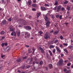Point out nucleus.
<instances>
[{
  "label": "nucleus",
  "mask_w": 73,
  "mask_h": 73,
  "mask_svg": "<svg viewBox=\"0 0 73 73\" xmlns=\"http://www.w3.org/2000/svg\"><path fill=\"white\" fill-rule=\"evenodd\" d=\"M44 19L45 21H46V28H48L49 27V25H50V22L49 20V18L48 17V15H45Z\"/></svg>",
  "instance_id": "1"
},
{
  "label": "nucleus",
  "mask_w": 73,
  "mask_h": 73,
  "mask_svg": "<svg viewBox=\"0 0 73 73\" xmlns=\"http://www.w3.org/2000/svg\"><path fill=\"white\" fill-rule=\"evenodd\" d=\"M61 6L59 5L57 9V6L55 7L54 8V10H56V12H59L60 11H61Z\"/></svg>",
  "instance_id": "2"
},
{
  "label": "nucleus",
  "mask_w": 73,
  "mask_h": 73,
  "mask_svg": "<svg viewBox=\"0 0 73 73\" xmlns=\"http://www.w3.org/2000/svg\"><path fill=\"white\" fill-rule=\"evenodd\" d=\"M44 37L46 40L50 38V34L48 33H46L44 35Z\"/></svg>",
  "instance_id": "3"
},
{
  "label": "nucleus",
  "mask_w": 73,
  "mask_h": 73,
  "mask_svg": "<svg viewBox=\"0 0 73 73\" xmlns=\"http://www.w3.org/2000/svg\"><path fill=\"white\" fill-rule=\"evenodd\" d=\"M7 23V21L5 20H4L2 21L1 23V26L3 25H5L6 24V23Z\"/></svg>",
  "instance_id": "4"
},
{
  "label": "nucleus",
  "mask_w": 73,
  "mask_h": 73,
  "mask_svg": "<svg viewBox=\"0 0 73 73\" xmlns=\"http://www.w3.org/2000/svg\"><path fill=\"white\" fill-rule=\"evenodd\" d=\"M25 35H26V36H25V38H26L27 37L28 38H29L30 36V33L28 32H26L25 33Z\"/></svg>",
  "instance_id": "5"
},
{
  "label": "nucleus",
  "mask_w": 73,
  "mask_h": 73,
  "mask_svg": "<svg viewBox=\"0 0 73 73\" xmlns=\"http://www.w3.org/2000/svg\"><path fill=\"white\" fill-rule=\"evenodd\" d=\"M62 64H63V60L61 59H60L59 61V64L60 65H62Z\"/></svg>",
  "instance_id": "6"
},
{
  "label": "nucleus",
  "mask_w": 73,
  "mask_h": 73,
  "mask_svg": "<svg viewBox=\"0 0 73 73\" xmlns=\"http://www.w3.org/2000/svg\"><path fill=\"white\" fill-rule=\"evenodd\" d=\"M39 49L40 50L41 53H42L43 54H44L45 53V52L44 51V49H42L41 47H39Z\"/></svg>",
  "instance_id": "7"
},
{
  "label": "nucleus",
  "mask_w": 73,
  "mask_h": 73,
  "mask_svg": "<svg viewBox=\"0 0 73 73\" xmlns=\"http://www.w3.org/2000/svg\"><path fill=\"white\" fill-rule=\"evenodd\" d=\"M41 10L42 11H46V8L42 6L41 7Z\"/></svg>",
  "instance_id": "8"
},
{
  "label": "nucleus",
  "mask_w": 73,
  "mask_h": 73,
  "mask_svg": "<svg viewBox=\"0 0 73 73\" xmlns=\"http://www.w3.org/2000/svg\"><path fill=\"white\" fill-rule=\"evenodd\" d=\"M56 48L57 51L59 53H60V52H61V50L58 48V47L57 46H56Z\"/></svg>",
  "instance_id": "9"
},
{
  "label": "nucleus",
  "mask_w": 73,
  "mask_h": 73,
  "mask_svg": "<svg viewBox=\"0 0 73 73\" xmlns=\"http://www.w3.org/2000/svg\"><path fill=\"white\" fill-rule=\"evenodd\" d=\"M59 32V30H56L55 31L54 33V35H57Z\"/></svg>",
  "instance_id": "10"
},
{
  "label": "nucleus",
  "mask_w": 73,
  "mask_h": 73,
  "mask_svg": "<svg viewBox=\"0 0 73 73\" xmlns=\"http://www.w3.org/2000/svg\"><path fill=\"white\" fill-rule=\"evenodd\" d=\"M41 15V13H37V18L38 19L39 17H40V16Z\"/></svg>",
  "instance_id": "11"
},
{
  "label": "nucleus",
  "mask_w": 73,
  "mask_h": 73,
  "mask_svg": "<svg viewBox=\"0 0 73 73\" xmlns=\"http://www.w3.org/2000/svg\"><path fill=\"white\" fill-rule=\"evenodd\" d=\"M25 29H29V30H30L31 29V27H30L29 26H27L25 27Z\"/></svg>",
  "instance_id": "12"
},
{
  "label": "nucleus",
  "mask_w": 73,
  "mask_h": 73,
  "mask_svg": "<svg viewBox=\"0 0 73 73\" xmlns=\"http://www.w3.org/2000/svg\"><path fill=\"white\" fill-rule=\"evenodd\" d=\"M32 7H35V8H36V7H37V4H33L32 5Z\"/></svg>",
  "instance_id": "13"
},
{
  "label": "nucleus",
  "mask_w": 73,
  "mask_h": 73,
  "mask_svg": "<svg viewBox=\"0 0 73 73\" xmlns=\"http://www.w3.org/2000/svg\"><path fill=\"white\" fill-rule=\"evenodd\" d=\"M23 24L24 25H25L27 24V22H26L25 20H23Z\"/></svg>",
  "instance_id": "14"
},
{
  "label": "nucleus",
  "mask_w": 73,
  "mask_h": 73,
  "mask_svg": "<svg viewBox=\"0 0 73 73\" xmlns=\"http://www.w3.org/2000/svg\"><path fill=\"white\" fill-rule=\"evenodd\" d=\"M64 51L66 53H68V50H67V49L66 48H64L63 49Z\"/></svg>",
  "instance_id": "15"
},
{
  "label": "nucleus",
  "mask_w": 73,
  "mask_h": 73,
  "mask_svg": "<svg viewBox=\"0 0 73 73\" xmlns=\"http://www.w3.org/2000/svg\"><path fill=\"white\" fill-rule=\"evenodd\" d=\"M54 46H55L51 45L50 46V49H52V48H54Z\"/></svg>",
  "instance_id": "16"
},
{
  "label": "nucleus",
  "mask_w": 73,
  "mask_h": 73,
  "mask_svg": "<svg viewBox=\"0 0 73 73\" xmlns=\"http://www.w3.org/2000/svg\"><path fill=\"white\" fill-rule=\"evenodd\" d=\"M68 47L69 49H72V50L73 48V46H68Z\"/></svg>",
  "instance_id": "17"
},
{
  "label": "nucleus",
  "mask_w": 73,
  "mask_h": 73,
  "mask_svg": "<svg viewBox=\"0 0 73 73\" xmlns=\"http://www.w3.org/2000/svg\"><path fill=\"white\" fill-rule=\"evenodd\" d=\"M49 66L50 67V69H52V68L53 67V66L51 64H49Z\"/></svg>",
  "instance_id": "18"
},
{
  "label": "nucleus",
  "mask_w": 73,
  "mask_h": 73,
  "mask_svg": "<svg viewBox=\"0 0 73 73\" xmlns=\"http://www.w3.org/2000/svg\"><path fill=\"white\" fill-rule=\"evenodd\" d=\"M1 57L2 58H3V59H4L5 57V55H1Z\"/></svg>",
  "instance_id": "19"
},
{
  "label": "nucleus",
  "mask_w": 73,
  "mask_h": 73,
  "mask_svg": "<svg viewBox=\"0 0 73 73\" xmlns=\"http://www.w3.org/2000/svg\"><path fill=\"white\" fill-rule=\"evenodd\" d=\"M29 60H31L30 62H31V61H32V60H33V59L32 58H31H31H28L27 60L28 61H29Z\"/></svg>",
  "instance_id": "20"
},
{
  "label": "nucleus",
  "mask_w": 73,
  "mask_h": 73,
  "mask_svg": "<svg viewBox=\"0 0 73 73\" xmlns=\"http://www.w3.org/2000/svg\"><path fill=\"white\" fill-rule=\"evenodd\" d=\"M17 62H20L21 61V59L20 58H19L17 59Z\"/></svg>",
  "instance_id": "21"
},
{
  "label": "nucleus",
  "mask_w": 73,
  "mask_h": 73,
  "mask_svg": "<svg viewBox=\"0 0 73 73\" xmlns=\"http://www.w3.org/2000/svg\"><path fill=\"white\" fill-rule=\"evenodd\" d=\"M48 52L49 53L50 56H52V55H53V54H52V52H51V51L49 50L48 51Z\"/></svg>",
  "instance_id": "22"
},
{
  "label": "nucleus",
  "mask_w": 73,
  "mask_h": 73,
  "mask_svg": "<svg viewBox=\"0 0 73 73\" xmlns=\"http://www.w3.org/2000/svg\"><path fill=\"white\" fill-rule=\"evenodd\" d=\"M63 45L64 46H68V44L67 43H63Z\"/></svg>",
  "instance_id": "23"
},
{
  "label": "nucleus",
  "mask_w": 73,
  "mask_h": 73,
  "mask_svg": "<svg viewBox=\"0 0 73 73\" xmlns=\"http://www.w3.org/2000/svg\"><path fill=\"white\" fill-rule=\"evenodd\" d=\"M1 35H4V33H5V32L4 31H2L1 32Z\"/></svg>",
  "instance_id": "24"
},
{
  "label": "nucleus",
  "mask_w": 73,
  "mask_h": 73,
  "mask_svg": "<svg viewBox=\"0 0 73 73\" xmlns=\"http://www.w3.org/2000/svg\"><path fill=\"white\" fill-rule=\"evenodd\" d=\"M39 33L40 35V36H42L41 35L42 34V33H43V32H42V31H39L38 32Z\"/></svg>",
  "instance_id": "25"
},
{
  "label": "nucleus",
  "mask_w": 73,
  "mask_h": 73,
  "mask_svg": "<svg viewBox=\"0 0 73 73\" xmlns=\"http://www.w3.org/2000/svg\"><path fill=\"white\" fill-rule=\"evenodd\" d=\"M67 9L68 11H69V10H70V7L69 6H67Z\"/></svg>",
  "instance_id": "26"
},
{
  "label": "nucleus",
  "mask_w": 73,
  "mask_h": 73,
  "mask_svg": "<svg viewBox=\"0 0 73 73\" xmlns=\"http://www.w3.org/2000/svg\"><path fill=\"white\" fill-rule=\"evenodd\" d=\"M44 5L45 6H46V7H49V5L46 4V3L44 4Z\"/></svg>",
  "instance_id": "27"
},
{
  "label": "nucleus",
  "mask_w": 73,
  "mask_h": 73,
  "mask_svg": "<svg viewBox=\"0 0 73 73\" xmlns=\"http://www.w3.org/2000/svg\"><path fill=\"white\" fill-rule=\"evenodd\" d=\"M13 33H14V36L15 37H16V32H15L14 31H13Z\"/></svg>",
  "instance_id": "28"
},
{
  "label": "nucleus",
  "mask_w": 73,
  "mask_h": 73,
  "mask_svg": "<svg viewBox=\"0 0 73 73\" xmlns=\"http://www.w3.org/2000/svg\"><path fill=\"white\" fill-rule=\"evenodd\" d=\"M20 31H19L17 34L18 36H19L20 35Z\"/></svg>",
  "instance_id": "29"
},
{
  "label": "nucleus",
  "mask_w": 73,
  "mask_h": 73,
  "mask_svg": "<svg viewBox=\"0 0 73 73\" xmlns=\"http://www.w3.org/2000/svg\"><path fill=\"white\" fill-rule=\"evenodd\" d=\"M10 31L11 32H12V31H13V28L11 27L10 28Z\"/></svg>",
  "instance_id": "30"
},
{
  "label": "nucleus",
  "mask_w": 73,
  "mask_h": 73,
  "mask_svg": "<svg viewBox=\"0 0 73 73\" xmlns=\"http://www.w3.org/2000/svg\"><path fill=\"white\" fill-rule=\"evenodd\" d=\"M59 46L60 48H62V46H63V45H62V44H59Z\"/></svg>",
  "instance_id": "31"
},
{
  "label": "nucleus",
  "mask_w": 73,
  "mask_h": 73,
  "mask_svg": "<svg viewBox=\"0 0 73 73\" xmlns=\"http://www.w3.org/2000/svg\"><path fill=\"white\" fill-rule=\"evenodd\" d=\"M44 62L42 61H41L40 62V65H42V64H43Z\"/></svg>",
  "instance_id": "32"
},
{
  "label": "nucleus",
  "mask_w": 73,
  "mask_h": 73,
  "mask_svg": "<svg viewBox=\"0 0 73 73\" xmlns=\"http://www.w3.org/2000/svg\"><path fill=\"white\" fill-rule=\"evenodd\" d=\"M52 52L53 53H55V52H56V49H53L52 50Z\"/></svg>",
  "instance_id": "33"
},
{
  "label": "nucleus",
  "mask_w": 73,
  "mask_h": 73,
  "mask_svg": "<svg viewBox=\"0 0 73 73\" xmlns=\"http://www.w3.org/2000/svg\"><path fill=\"white\" fill-rule=\"evenodd\" d=\"M2 2L3 4H5V2L4 1V0H2Z\"/></svg>",
  "instance_id": "34"
},
{
  "label": "nucleus",
  "mask_w": 73,
  "mask_h": 73,
  "mask_svg": "<svg viewBox=\"0 0 73 73\" xmlns=\"http://www.w3.org/2000/svg\"><path fill=\"white\" fill-rule=\"evenodd\" d=\"M58 4V2L56 1L55 3V5H57Z\"/></svg>",
  "instance_id": "35"
},
{
  "label": "nucleus",
  "mask_w": 73,
  "mask_h": 73,
  "mask_svg": "<svg viewBox=\"0 0 73 73\" xmlns=\"http://www.w3.org/2000/svg\"><path fill=\"white\" fill-rule=\"evenodd\" d=\"M64 9H65V8L64 7H62L61 8V10L62 11H64Z\"/></svg>",
  "instance_id": "36"
},
{
  "label": "nucleus",
  "mask_w": 73,
  "mask_h": 73,
  "mask_svg": "<svg viewBox=\"0 0 73 73\" xmlns=\"http://www.w3.org/2000/svg\"><path fill=\"white\" fill-rule=\"evenodd\" d=\"M59 15L58 14L56 16V18H58L59 17Z\"/></svg>",
  "instance_id": "37"
},
{
  "label": "nucleus",
  "mask_w": 73,
  "mask_h": 73,
  "mask_svg": "<svg viewBox=\"0 0 73 73\" xmlns=\"http://www.w3.org/2000/svg\"><path fill=\"white\" fill-rule=\"evenodd\" d=\"M29 5H31V1H28Z\"/></svg>",
  "instance_id": "38"
},
{
  "label": "nucleus",
  "mask_w": 73,
  "mask_h": 73,
  "mask_svg": "<svg viewBox=\"0 0 73 73\" xmlns=\"http://www.w3.org/2000/svg\"><path fill=\"white\" fill-rule=\"evenodd\" d=\"M27 58V56L23 57V60H25Z\"/></svg>",
  "instance_id": "39"
},
{
  "label": "nucleus",
  "mask_w": 73,
  "mask_h": 73,
  "mask_svg": "<svg viewBox=\"0 0 73 73\" xmlns=\"http://www.w3.org/2000/svg\"><path fill=\"white\" fill-rule=\"evenodd\" d=\"M1 46L2 47H3V46H4V43H2L1 44Z\"/></svg>",
  "instance_id": "40"
},
{
  "label": "nucleus",
  "mask_w": 73,
  "mask_h": 73,
  "mask_svg": "<svg viewBox=\"0 0 73 73\" xmlns=\"http://www.w3.org/2000/svg\"><path fill=\"white\" fill-rule=\"evenodd\" d=\"M8 20L9 22L11 21H12V20H11V18L9 19Z\"/></svg>",
  "instance_id": "41"
},
{
  "label": "nucleus",
  "mask_w": 73,
  "mask_h": 73,
  "mask_svg": "<svg viewBox=\"0 0 73 73\" xmlns=\"http://www.w3.org/2000/svg\"><path fill=\"white\" fill-rule=\"evenodd\" d=\"M70 65H71V63H68L67 64V66H70Z\"/></svg>",
  "instance_id": "42"
},
{
  "label": "nucleus",
  "mask_w": 73,
  "mask_h": 73,
  "mask_svg": "<svg viewBox=\"0 0 73 73\" xmlns=\"http://www.w3.org/2000/svg\"><path fill=\"white\" fill-rule=\"evenodd\" d=\"M58 42V40H56L54 41V43H55V44H56V43H57V42Z\"/></svg>",
  "instance_id": "43"
},
{
  "label": "nucleus",
  "mask_w": 73,
  "mask_h": 73,
  "mask_svg": "<svg viewBox=\"0 0 73 73\" xmlns=\"http://www.w3.org/2000/svg\"><path fill=\"white\" fill-rule=\"evenodd\" d=\"M60 39H61V40H62V38H63V37H62V35H61L60 36Z\"/></svg>",
  "instance_id": "44"
},
{
  "label": "nucleus",
  "mask_w": 73,
  "mask_h": 73,
  "mask_svg": "<svg viewBox=\"0 0 73 73\" xmlns=\"http://www.w3.org/2000/svg\"><path fill=\"white\" fill-rule=\"evenodd\" d=\"M32 11H35V10H36V9L33 8L32 9Z\"/></svg>",
  "instance_id": "45"
},
{
  "label": "nucleus",
  "mask_w": 73,
  "mask_h": 73,
  "mask_svg": "<svg viewBox=\"0 0 73 73\" xmlns=\"http://www.w3.org/2000/svg\"><path fill=\"white\" fill-rule=\"evenodd\" d=\"M32 50L33 51V52H35V48H33Z\"/></svg>",
  "instance_id": "46"
},
{
  "label": "nucleus",
  "mask_w": 73,
  "mask_h": 73,
  "mask_svg": "<svg viewBox=\"0 0 73 73\" xmlns=\"http://www.w3.org/2000/svg\"><path fill=\"white\" fill-rule=\"evenodd\" d=\"M62 16V15H61L59 16V19H61V17Z\"/></svg>",
  "instance_id": "47"
},
{
  "label": "nucleus",
  "mask_w": 73,
  "mask_h": 73,
  "mask_svg": "<svg viewBox=\"0 0 73 73\" xmlns=\"http://www.w3.org/2000/svg\"><path fill=\"white\" fill-rule=\"evenodd\" d=\"M36 64V62L35 61H34L33 62V65H35Z\"/></svg>",
  "instance_id": "48"
},
{
  "label": "nucleus",
  "mask_w": 73,
  "mask_h": 73,
  "mask_svg": "<svg viewBox=\"0 0 73 73\" xmlns=\"http://www.w3.org/2000/svg\"><path fill=\"white\" fill-rule=\"evenodd\" d=\"M4 45L5 46H7V43H4Z\"/></svg>",
  "instance_id": "49"
},
{
  "label": "nucleus",
  "mask_w": 73,
  "mask_h": 73,
  "mask_svg": "<svg viewBox=\"0 0 73 73\" xmlns=\"http://www.w3.org/2000/svg\"><path fill=\"white\" fill-rule=\"evenodd\" d=\"M61 57H63L64 56V54H61Z\"/></svg>",
  "instance_id": "50"
},
{
  "label": "nucleus",
  "mask_w": 73,
  "mask_h": 73,
  "mask_svg": "<svg viewBox=\"0 0 73 73\" xmlns=\"http://www.w3.org/2000/svg\"><path fill=\"white\" fill-rule=\"evenodd\" d=\"M68 2L67 1H65V2H64V3L65 4H67L68 3Z\"/></svg>",
  "instance_id": "51"
},
{
  "label": "nucleus",
  "mask_w": 73,
  "mask_h": 73,
  "mask_svg": "<svg viewBox=\"0 0 73 73\" xmlns=\"http://www.w3.org/2000/svg\"><path fill=\"white\" fill-rule=\"evenodd\" d=\"M66 70H66V68H65L64 69V71L65 72L66 71Z\"/></svg>",
  "instance_id": "52"
},
{
  "label": "nucleus",
  "mask_w": 73,
  "mask_h": 73,
  "mask_svg": "<svg viewBox=\"0 0 73 73\" xmlns=\"http://www.w3.org/2000/svg\"><path fill=\"white\" fill-rule=\"evenodd\" d=\"M45 68L46 69V70L47 71L48 70V67H45Z\"/></svg>",
  "instance_id": "53"
},
{
  "label": "nucleus",
  "mask_w": 73,
  "mask_h": 73,
  "mask_svg": "<svg viewBox=\"0 0 73 73\" xmlns=\"http://www.w3.org/2000/svg\"><path fill=\"white\" fill-rule=\"evenodd\" d=\"M13 33H13V31L12 33H11V36H13Z\"/></svg>",
  "instance_id": "54"
},
{
  "label": "nucleus",
  "mask_w": 73,
  "mask_h": 73,
  "mask_svg": "<svg viewBox=\"0 0 73 73\" xmlns=\"http://www.w3.org/2000/svg\"><path fill=\"white\" fill-rule=\"evenodd\" d=\"M52 32H53V30H52L50 31V33H52Z\"/></svg>",
  "instance_id": "55"
},
{
  "label": "nucleus",
  "mask_w": 73,
  "mask_h": 73,
  "mask_svg": "<svg viewBox=\"0 0 73 73\" xmlns=\"http://www.w3.org/2000/svg\"><path fill=\"white\" fill-rule=\"evenodd\" d=\"M66 14L67 15H69V11H67V12Z\"/></svg>",
  "instance_id": "56"
},
{
  "label": "nucleus",
  "mask_w": 73,
  "mask_h": 73,
  "mask_svg": "<svg viewBox=\"0 0 73 73\" xmlns=\"http://www.w3.org/2000/svg\"><path fill=\"white\" fill-rule=\"evenodd\" d=\"M2 39H4V38H5V36H3L2 37Z\"/></svg>",
  "instance_id": "57"
},
{
  "label": "nucleus",
  "mask_w": 73,
  "mask_h": 73,
  "mask_svg": "<svg viewBox=\"0 0 73 73\" xmlns=\"http://www.w3.org/2000/svg\"><path fill=\"white\" fill-rule=\"evenodd\" d=\"M36 0H35L34 1H33V3H36Z\"/></svg>",
  "instance_id": "58"
},
{
  "label": "nucleus",
  "mask_w": 73,
  "mask_h": 73,
  "mask_svg": "<svg viewBox=\"0 0 73 73\" xmlns=\"http://www.w3.org/2000/svg\"><path fill=\"white\" fill-rule=\"evenodd\" d=\"M36 22H37V23H39V20H37Z\"/></svg>",
  "instance_id": "59"
},
{
  "label": "nucleus",
  "mask_w": 73,
  "mask_h": 73,
  "mask_svg": "<svg viewBox=\"0 0 73 73\" xmlns=\"http://www.w3.org/2000/svg\"><path fill=\"white\" fill-rule=\"evenodd\" d=\"M26 47H27V48H29V46L28 45H26Z\"/></svg>",
  "instance_id": "60"
},
{
  "label": "nucleus",
  "mask_w": 73,
  "mask_h": 73,
  "mask_svg": "<svg viewBox=\"0 0 73 73\" xmlns=\"http://www.w3.org/2000/svg\"><path fill=\"white\" fill-rule=\"evenodd\" d=\"M31 16H29V19H31Z\"/></svg>",
  "instance_id": "61"
},
{
  "label": "nucleus",
  "mask_w": 73,
  "mask_h": 73,
  "mask_svg": "<svg viewBox=\"0 0 73 73\" xmlns=\"http://www.w3.org/2000/svg\"><path fill=\"white\" fill-rule=\"evenodd\" d=\"M72 42H73V40H71V43H72Z\"/></svg>",
  "instance_id": "62"
},
{
  "label": "nucleus",
  "mask_w": 73,
  "mask_h": 73,
  "mask_svg": "<svg viewBox=\"0 0 73 73\" xmlns=\"http://www.w3.org/2000/svg\"><path fill=\"white\" fill-rule=\"evenodd\" d=\"M65 24H66V25H68V23H65Z\"/></svg>",
  "instance_id": "63"
},
{
  "label": "nucleus",
  "mask_w": 73,
  "mask_h": 73,
  "mask_svg": "<svg viewBox=\"0 0 73 73\" xmlns=\"http://www.w3.org/2000/svg\"><path fill=\"white\" fill-rule=\"evenodd\" d=\"M71 68H73V65L71 66Z\"/></svg>",
  "instance_id": "64"
}]
</instances>
